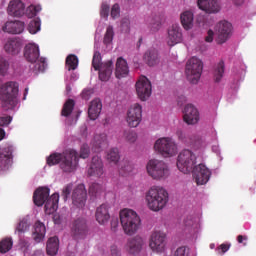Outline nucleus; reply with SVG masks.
Segmentation results:
<instances>
[{"instance_id":"nucleus-35","label":"nucleus","mask_w":256,"mask_h":256,"mask_svg":"<svg viewBox=\"0 0 256 256\" xmlns=\"http://www.w3.org/2000/svg\"><path fill=\"white\" fill-rule=\"evenodd\" d=\"M92 147L95 152H99L103 147H107V134H96L92 140Z\"/></svg>"},{"instance_id":"nucleus-34","label":"nucleus","mask_w":256,"mask_h":256,"mask_svg":"<svg viewBox=\"0 0 256 256\" xmlns=\"http://www.w3.org/2000/svg\"><path fill=\"white\" fill-rule=\"evenodd\" d=\"M180 21L182 23V27L186 31H189V29H193V21H194L193 12L191 10H186L182 12L180 15Z\"/></svg>"},{"instance_id":"nucleus-53","label":"nucleus","mask_w":256,"mask_h":256,"mask_svg":"<svg viewBox=\"0 0 256 256\" xmlns=\"http://www.w3.org/2000/svg\"><path fill=\"white\" fill-rule=\"evenodd\" d=\"M71 191H73V184H68L62 189V197L64 201H67V199H69Z\"/></svg>"},{"instance_id":"nucleus-8","label":"nucleus","mask_w":256,"mask_h":256,"mask_svg":"<svg viewBox=\"0 0 256 256\" xmlns=\"http://www.w3.org/2000/svg\"><path fill=\"white\" fill-rule=\"evenodd\" d=\"M154 151L162 155V157L169 158L175 157L179 153L177 142L171 137H162L155 141Z\"/></svg>"},{"instance_id":"nucleus-29","label":"nucleus","mask_w":256,"mask_h":256,"mask_svg":"<svg viewBox=\"0 0 256 256\" xmlns=\"http://www.w3.org/2000/svg\"><path fill=\"white\" fill-rule=\"evenodd\" d=\"M163 23H165V14L163 13H155L148 20L149 28L153 33H157L163 27Z\"/></svg>"},{"instance_id":"nucleus-43","label":"nucleus","mask_w":256,"mask_h":256,"mask_svg":"<svg viewBox=\"0 0 256 256\" xmlns=\"http://www.w3.org/2000/svg\"><path fill=\"white\" fill-rule=\"evenodd\" d=\"M74 107H75V101H73L72 99H68L62 108V112H61L62 116L69 117V115L73 113Z\"/></svg>"},{"instance_id":"nucleus-58","label":"nucleus","mask_w":256,"mask_h":256,"mask_svg":"<svg viewBox=\"0 0 256 256\" xmlns=\"http://www.w3.org/2000/svg\"><path fill=\"white\" fill-rule=\"evenodd\" d=\"M229 247H230V246L227 245V244H222V245H220V246L216 249V253H218V255H223V254L227 253Z\"/></svg>"},{"instance_id":"nucleus-31","label":"nucleus","mask_w":256,"mask_h":256,"mask_svg":"<svg viewBox=\"0 0 256 256\" xmlns=\"http://www.w3.org/2000/svg\"><path fill=\"white\" fill-rule=\"evenodd\" d=\"M101 109H103V104L99 98L91 101L88 108V116L92 121H95L101 115Z\"/></svg>"},{"instance_id":"nucleus-27","label":"nucleus","mask_w":256,"mask_h":256,"mask_svg":"<svg viewBox=\"0 0 256 256\" xmlns=\"http://www.w3.org/2000/svg\"><path fill=\"white\" fill-rule=\"evenodd\" d=\"M7 12L12 17H23L25 15V4L21 0H12L9 2Z\"/></svg>"},{"instance_id":"nucleus-15","label":"nucleus","mask_w":256,"mask_h":256,"mask_svg":"<svg viewBox=\"0 0 256 256\" xmlns=\"http://www.w3.org/2000/svg\"><path fill=\"white\" fill-rule=\"evenodd\" d=\"M143 121V106L139 103L132 104L127 111L126 123L130 127H139Z\"/></svg>"},{"instance_id":"nucleus-11","label":"nucleus","mask_w":256,"mask_h":256,"mask_svg":"<svg viewBox=\"0 0 256 256\" xmlns=\"http://www.w3.org/2000/svg\"><path fill=\"white\" fill-rule=\"evenodd\" d=\"M197 161V155L189 149L182 150L177 159V167L181 173L187 174L193 171L195 163Z\"/></svg>"},{"instance_id":"nucleus-63","label":"nucleus","mask_w":256,"mask_h":256,"mask_svg":"<svg viewBox=\"0 0 256 256\" xmlns=\"http://www.w3.org/2000/svg\"><path fill=\"white\" fill-rule=\"evenodd\" d=\"M62 219L63 218L59 214H54V216H53V221H54L55 225H61Z\"/></svg>"},{"instance_id":"nucleus-23","label":"nucleus","mask_w":256,"mask_h":256,"mask_svg":"<svg viewBox=\"0 0 256 256\" xmlns=\"http://www.w3.org/2000/svg\"><path fill=\"white\" fill-rule=\"evenodd\" d=\"M197 5L201 11L213 15L221 11V5L217 0H197Z\"/></svg>"},{"instance_id":"nucleus-61","label":"nucleus","mask_w":256,"mask_h":256,"mask_svg":"<svg viewBox=\"0 0 256 256\" xmlns=\"http://www.w3.org/2000/svg\"><path fill=\"white\" fill-rule=\"evenodd\" d=\"M122 171L125 173H131V171H133V165L129 162H126L125 165L122 166Z\"/></svg>"},{"instance_id":"nucleus-22","label":"nucleus","mask_w":256,"mask_h":256,"mask_svg":"<svg viewBox=\"0 0 256 256\" xmlns=\"http://www.w3.org/2000/svg\"><path fill=\"white\" fill-rule=\"evenodd\" d=\"M183 119L187 125L199 123V110L193 104H187L183 110Z\"/></svg>"},{"instance_id":"nucleus-57","label":"nucleus","mask_w":256,"mask_h":256,"mask_svg":"<svg viewBox=\"0 0 256 256\" xmlns=\"http://www.w3.org/2000/svg\"><path fill=\"white\" fill-rule=\"evenodd\" d=\"M94 91L91 88L88 89H84L82 91V98L85 99V101H89V99H91V95H93Z\"/></svg>"},{"instance_id":"nucleus-42","label":"nucleus","mask_w":256,"mask_h":256,"mask_svg":"<svg viewBox=\"0 0 256 256\" xmlns=\"http://www.w3.org/2000/svg\"><path fill=\"white\" fill-rule=\"evenodd\" d=\"M13 249V239L4 238L0 242V253H9Z\"/></svg>"},{"instance_id":"nucleus-40","label":"nucleus","mask_w":256,"mask_h":256,"mask_svg":"<svg viewBox=\"0 0 256 256\" xmlns=\"http://www.w3.org/2000/svg\"><path fill=\"white\" fill-rule=\"evenodd\" d=\"M29 227H31V222H29V217H24L20 219V221L16 225L15 233H18V234L26 233V231L29 230Z\"/></svg>"},{"instance_id":"nucleus-41","label":"nucleus","mask_w":256,"mask_h":256,"mask_svg":"<svg viewBox=\"0 0 256 256\" xmlns=\"http://www.w3.org/2000/svg\"><path fill=\"white\" fill-rule=\"evenodd\" d=\"M28 31L31 33V35H37V33L41 31V19L36 18L30 21L28 25Z\"/></svg>"},{"instance_id":"nucleus-48","label":"nucleus","mask_w":256,"mask_h":256,"mask_svg":"<svg viewBox=\"0 0 256 256\" xmlns=\"http://www.w3.org/2000/svg\"><path fill=\"white\" fill-rule=\"evenodd\" d=\"M113 37H115V32L113 31V26H108L106 29V33L104 35V44L109 45L113 41Z\"/></svg>"},{"instance_id":"nucleus-12","label":"nucleus","mask_w":256,"mask_h":256,"mask_svg":"<svg viewBox=\"0 0 256 256\" xmlns=\"http://www.w3.org/2000/svg\"><path fill=\"white\" fill-rule=\"evenodd\" d=\"M79 66V58L76 55L70 54L66 58V95L71 93V82L77 81L79 79V75L77 73H71V71H75Z\"/></svg>"},{"instance_id":"nucleus-3","label":"nucleus","mask_w":256,"mask_h":256,"mask_svg":"<svg viewBox=\"0 0 256 256\" xmlns=\"http://www.w3.org/2000/svg\"><path fill=\"white\" fill-rule=\"evenodd\" d=\"M33 201L37 207L45 204V213L51 215L59 209V193H54L49 198V188L41 187L34 192Z\"/></svg>"},{"instance_id":"nucleus-37","label":"nucleus","mask_w":256,"mask_h":256,"mask_svg":"<svg viewBox=\"0 0 256 256\" xmlns=\"http://www.w3.org/2000/svg\"><path fill=\"white\" fill-rule=\"evenodd\" d=\"M47 255L55 256L59 252V238L52 237L49 238L46 245Z\"/></svg>"},{"instance_id":"nucleus-60","label":"nucleus","mask_w":256,"mask_h":256,"mask_svg":"<svg viewBox=\"0 0 256 256\" xmlns=\"http://www.w3.org/2000/svg\"><path fill=\"white\" fill-rule=\"evenodd\" d=\"M110 255L111 256H121V250L117 248V246L113 245L110 248Z\"/></svg>"},{"instance_id":"nucleus-51","label":"nucleus","mask_w":256,"mask_h":256,"mask_svg":"<svg viewBox=\"0 0 256 256\" xmlns=\"http://www.w3.org/2000/svg\"><path fill=\"white\" fill-rule=\"evenodd\" d=\"M124 137L128 143H135L137 141V132L133 130L124 131Z\"/></svg>"},{"instance_id":"nucleus-59","label":"nucleus","mask_w":256,"mask_h":256,"mask_svg":"<svg viewBox=\"0 0 256 256\" xmlns=\"http://www.w3.org/2000/svg\"><path fill=\"white\" fill-rule=\"evenodd\" d=\"M213 39H215V32L213 30H208L205 38L206 43H213Z\"/></svg>"},{"instance_id":"nucleus-14","label":"nucleus","mask_w":256,"mask_h":256,"mask_svg":"<svg viewBox=\"0 0 256 256\" xmlns=\"http://www.w3.org/2000/svg\"><path fill=\"white\" fill-rule=\"evenodd\" d=\"M13 151H15L13 144L0 147V175L11 169V165H13Z\"/></svg>"},{"instance_id":"nucleus-47","label":"nucleus","mask_w":256,"mask_h":256,"mask_svg":"<svg viewBox=\"0 0 256 256\" xmlns=\"http://www.w3.org/2000/svg\"><path fill=\"white\" fill-rule=\"evenodd\" d=\"M103 191V185L99 183H92L89 188V193L92 197H97Z\"/></svg>"},{"instance_id":"nucleus-2","label":"nucleus","mask_w":256,"mask_h":256,"mask_svg":"<svg viewBox=\"0 0 256 256\" xmlns=\"http://www.w3.org/2000/svg\"><path fill=\"white\" fill-rule=\"evenodd\" d=\"M145 201L148 209L159 213L163 211L169 203V192L163 186L154 185L145 194Z\"/></svg>"},{"instance_id":"nucleus-26","label":"nucleus","mask_w":256,"mask_h":256,"mask_svg":"<svg viewBox=\"0 0 256 256\" xmlns=\"http://www.w3.org/2000/svg\"><path fill=\"white\" fill-rule=\"evenodd\" d=\"M143 245H145V241L140 236H135L128 239L126 244V251H128V253L131 255H137V253H141Z\"/></svg>"},{"instance_id":"nucleus-19","label":"nucleus","mask_w":256,"mask_h":256,"mask_svg":"<svg viewBox=\"0 0 256 256\" xmlns=\"http://www.w3.org/2000/svg\"><path fill=\"white\" fill-rule=\"evenodd\" d=\"M191 173H193L197 185H207L211 179V170L205 164L195 166Z\"/></svg>"},{"instance_id":"nucleus-46","label":"nucleus","mask_w":256,"mask_h":256,"mask_svg":"<svg viewBox=\"0 0 256 256\" xmlns=\"http://www.w3.org/2000/svg\"><path fill=\"white\" fill-rule=\"evenodd\" d=\"M223 73H225V63L220 62L214 72L215 81L219 83L221 78L223 77Z\"/></svg>"},{"instance_id":"nucleus-9","label":"nucleus","mask_w":256,"mask_h":256,"mask_svg":"<svg viewBox=\"0 0 256 256\" xmlns=\"http://www.w3.org/2000/svg\"><path fill=\"white\" fill-rule=\"evenodd\" d=\"M92 67L95 71H99L100 81H109V79H111V75L113 74V62L107 61L102 63L101 53H99V51L94 52Z\"/></svg>"},{"instance_id":"nucleus-54","label":"nucleus","mask_w":256,"mask_h":256,"mask_svg":"<svg viewBox=\"0 0 256 256\" xmlns=\"http://www.w3.org/2000/svg\"><path fill=\"white\" fill-rule=\"evenodd\" d=\"M174 256H189V248L181 246L176 249Z\"/></svg>"},{"instance_id":"nucleus-30","label":"nucleus","mask_w":256,"mask_h":256,"mask_svg":"<svg viewBox=\"0 0 256 256\" xmlns=\"http://www.w3.org/2000/svg\"><path fill=\"white\" fill-rule=\"evenodd\" d=\"M109 219H111V215L109 214V205L102 204L96 209V221L99 225H105L109 223Z\"/></svg>"},{"instance_id":"nucleus-20","label":"nucleus","mask_w":256,"mask_h":256,"mask_svg":"<svg viewBox=\"0 0 256 256\" xmlns=\"http://www.w3.org/2000/svg\"><path fill=\"white\" fill-rule=\"evenodd\" d=\"M72 203L75 207H78V209L85 207L87 203V190L85 189V185L79 184L73 189Z\"/></svg>"},{"instance_id":"nucleus-13","label":"nucleus","mask_w":256,"mask_h":256,"mask_svg":"<svg viewBox=\"0 0 256 256\" xmlns=\"http://www.w3.org/2000/svg\"><path fill=\"white\" fill-rule=\"evenodd\" d=\"M149 247L153 253H165L167 251V234L161 230L152 232L149 239Z\"/></svg>"},{"instance_id":"nucleus-39","label":"nucleus","mask_w":256,"mask_h":256,"mask_svg":"<svg viewBox=\"0 0 256 256\" xmlns=\"http://www.w3.org/2000/svg\"><path fill=\"white\" fill-rule=\"evenodd\" d=\"M199 223H201V218L197 215H188L184 219V225L189 229H199Z\"/></svg>"},{"instance_id":"nucleus-32","label":"nucleus","mask_w":256,"mask_h":256,"mask_svg":"<svg viewBox=\"0 0 256 256\" xmlns=\"http://www.w3.org/2000/svg\"><path fill=\"white\" fill-rule=\"evenodd\" d=\"M115 75L117 79H121L129 75V66L127 65V60L121 57L117 59Z\"/></svg>"},{"instance_id":"nucleus-7","label":"nucleus","mask_w":256,"mask_h":256,"mask_svg":"<svg viewBox=\"0 0 256 256\" xmlns=\"http://www.w3.org/2000/svg\"><path fill=\"white\" fill-rule=\"evenodd\" d=\"M19 84L17 82H6L0 87V99L8 109H14L18 103Z\"/></svg>"},{"instance_id":"nucleus-28","label":"nucleus","mask_w":256,"mask_h":256,"mask_svg":"<svg viewBox=\"0 0 256 256\" xmlns=\"http://www.w3.org/2000/svg\"><path fill=\"white\" fill-rule=\"evenodd\" d=\"M2 31L11 33L12 35H19L22 31H25V23L17 20L8 21L2 27Z\"/></svg>"},{"instance_id":"nucleus-1","label":"nucleus","mask_w":256,"mask_h":256,"mask_svg":"<svg viewBox=\"0 0 256 256\" xmlns=\"http://www.w3.org/2000/svg\"><path fill=\"white\" fill-rule=\"evenodd\" d=\"M90 153L89 145L83 144L80 148V154L73 149L66 150L63 153H53L47 158V163L50 166L60 164V169L64 173H73L79 166V157L80 159H87Z\"/></svg>"},{"instance_id":"nucleus-33","label":"nucleus","mask_w":256,"mask_h":256,"mask_svg":"<svg viewBox=\"0 0 256 256\" xmlns=\"http://www.w3.org/2000/svg\"><path fill=\"white\" fill-rule=\"evenodd\" d=\"M47 233V229L45 228V224L43 222H36L34 225V231L32 233V237L36 243H41L43 239H45V234Z\"/></svg>"},{"instance_id":"nucleus-6","label":"nucleus","mask_w":256,"mask_h":256,"mask_svg":"<svg viewBox=\"0 0 256 256\" xmlns=\"http://www.w3.org/2000/svg\"><path fill=\"white\" fill-rule=\"evenodd\" d=\"M146 172L154 181H165L169 175H171L169 165H167L165 161L157 159L148 161L146 164Z\"/></svg>"},{"instance_id":"nucleus-56","label":"nucleus","mask_w":256,"mask_h":256,"mask_svg":"<svg viewBox=\"0 0 256 256\" xmlns=\"http://www.w3.org/2000/svg\"><path fill=\"white\" fill-rule=\"evenodd\" d=\"M13 121L11 116H2L0 117V127H7Z\"/></svg>"},{"instance_id":"nucleus-36","label":"nucleus","mask_w":256,"mask_h":256,"mask_svg":"<svg viewBox=\"0 0 256 256\" xmlns=\"http://www.w3.org/2000/svg\"><path fill=\"white\" fill-rule=\"evenodd\" d=\"M144 61L149 65V67H153L159 63V53L155 49H150L144 54Z\"/></svg>"},{"instance_id":"nucleus-17","label":"nucleus","mask_w":256,"mask_h":256,"mask_svg":"<svg viewBox=\"0 0 256 256\" xmlns=\"http://www.w3.org/2000/svg\"><path fill=\"white\" fill-rule=\"evenodd\" d=\"M136 93L140 101H147L153 93V87L151 86V81L145 77L141 76L136 82Z\"/></svg>"},{"instance_id":"nucleus-10","label":"nucleus","mask_w":256,"mask_h":256,"mask_svg":"<svg viewBox=\"0 0 256 256\" xmlns=\"http://www.w3.org/2000/svg\"><path fill=\"white\" fill-rule=\"evenodd\" d=\"M185 73L187 80L193 85H197L203 73V61L197 57L190 58L187 61Z\"/></svg>"},{"instance_id":"nucleus-18","label":"nucleus","mask_w":256,"mask_h":256,"mask_svg":"<svg viewBox=\"0 0 256 256\" xmlns=\"http://www.w3.org/2000/svg\"><path fill=\"white\" fill-rule=\"evenodd\" d=\"M183 41V29L178 23L172 24L167 30L166 43L169 47H175Z\"/></svg>"},{"instance_id":"nucleus-44","label":"nucleus","mask_w":256,"mask_h":256,"mask_svg":"<svg viewBox=\"0 0 256 256\" xmlns=\"http://www.w3.org/2000/svg\"><path fill=\"white\" fill-rule=\"evenodd\" d=\"M19 247L24 256L31 255V243L27 239H20Z\"/></svg>"},{"instance_id":"nucleus-5","label":"nucleus","mask_w":256,"mask_h":256,"mask_svg":"<svg viewBox=\"0 0 256 256\" xmlns=\"http://www.w3.org/2000/svg\"><path fill=\"white\" fill-rule=\"evenodd\" d=\"M39 45L35 43H29L25 47L24 57L30 63H34L31 69L34 73H43L47 69V61L43 57H39Z\"/></svg>"},{"instance_id":"nucleus-16","label":"nucleus","mask_w":256,"mask_h":256,"mask_svg":"<svg viewBox=\"0 0 256 256\" xmlns=\"http://www.w3.org/2000/svg\"><path fill=\"white\" fill-rule=\"evenodd\" d=\"M233 26L227 20L218 22L215 26L216 43L223 45L231 37Z\"/></svg>"},{"instance_id":"nucleus-64","label":"nucleus","mask_w":256,"mask_h":256,"mask_svg":"<svg viewBox=\"0 0 256 256\" xmlns=\"http://www.w3.org/2000/svg\"><path fill=\"white\" fill-rule=\"evenodd\" d=\"M213 153H216V155H221V150L219 149V145H213L212 146Z\"/></svg>"},{"instance_id":"nucleus-24","label":"nucleus","mask_w":256,"mask_h":256,"mask_svg":"<svg viewBox=\"0 0 256 256\" xmlns=\"http://www.w3.org/2000/svg\"><path fill=\"white\" fill-rule=\"evenodd\" d=\"M22 47L23 44L21 43V40L17 38H8L4 41V51L8 55H19Z\"/></svg>"},{"instance_id":"nucleus-62","label":"nucleus","mask_w":256,"mask_h":256,"mask_svg":"<svg viewBox=\"0 0 256 256\" xmlns=\"http://www.w3.org/2000/svg\"><path fill=\"white\" fill-rule=\"evenodd\" d=\"M119 229V220L116 218L111 221V230L115 233Z\"/></svg>"},{"instance_id":"nucleus-50","label":"nucleus","mask_w":256,"mask_h":256,"mask_svg":"<svg viewBox=\"0 0 256 256\" xmlns=\"http://www.w3.org/2000/svg\"><path fill=\"white\" fill-rule=\"evenodd\" d=\"M7 71H9V61L0 56V75H7Z\"/></svg>"},{"instance_id":"nucleus-45","label":"nucleus","mask_w":256,"mask_h":256,"mask_svg":"<svg viewBox=\"0 0 256 256\" xmlns=\"http://www.w3.org/2000/svg\"><path fill=\"white\" fill-rule=\"evenodd\" d=\"M41 11V5H30L27 7L26 11H24L25 15L28 16L29 19H33Z\"/></svg>"},{"instance_id":"nucleus-21","label":"nucleus","mask_w":256,"mask_h":256,"mask_svg":"<svg viewBox=\"0 0 256 256\" xmlns=\"http://www.w3.org/2000/svg\"><path fill=\"white\" fill-rule=\"evenodd\" d=\"M71 233L74 239H81L87 235V219L83 216L74 220L71 227Z\"/></svg>"},{"instance_id":"nucleus-49","label":"nucleus","mask_w":256,"mask_h":256,"mask_svg":"<svg viewBox=\"0 0 256 256\" xmlns=\"http://www.w3.org/2000/svg\"><path fill=\"white\" fill-rule=\"evenodd\" d=\"M120 29L122 33H129L131 31V20L128 17H124L120 22Z\"/></svg>"},{"instance_id":"nucleus-38","label":"nucleus","mask_w":256,"mask_h":256,"mask_svg":"<svg viewBox=\"0 0 256 256\" xmlns=\"http://www.w3.org/2000/svg\"><path fill=\"white\" fill-rule=\"evenodd\" d=\"M106 161L108 163H112L113 165H117L119 163V159H121V156L119 155V149L117 148H111L108 151H106Z\"/></svg>"},{"instance_id":"nucleus-25","label":"nucleus","mask_w":256,"mask_h":256,"mask_svg":"<svg viewBox=\"0 0 256 256\" xmlns=\"http://www.w3.org/2000/svg\"><path fill=\"white\" fill-rule=\"evenodd\" d=\"M103 173V160L99 156H94L88 167V175L90 177H101Z\"/></svg>"},{"instance_id":"nucleus-55","label":"nucleus","mask_w":256,"mask_h":256,"mask_svg":"<svg viewBox=\"0 0 256 256\" xmlns=\"http://www.w3.org/2000/svg\"><path fill=\"white\" fill-rule=\"evenodd\" d=\"M110 15L112 19H117L119 15H121V8H119V4H114L111 8Z\"/></svg>"},{"instance_id":"nucleus-4","label":"nucleus","mask_w":256,"mask_h":256,"mask_svg":"<svg viewBox=\"0 0 256 256\" xmlns=\"http://www.w3.org/2000/svg\"><path fill=\"white\" fill-rule=\"evenodd\" d=\"M119 217L125 235L131 237L141 229V217L135 210L124 208L120 211Z\"/></svg>"},{"instance_id":"nucleus-52","label":"nucleus","mask_w":256,"mask_h":256,"mask_svg":"<svg viewBox=\"0 0 256 256\" xmlns=\"http://www.w3.org/2000/svg\"><path fill=\"white\" fill-rule=\"evenodd\" d=\"M100 16L107 21V17H109V4L107 2L102 3L100 9Z\"/></svg>"}]
</instances>
